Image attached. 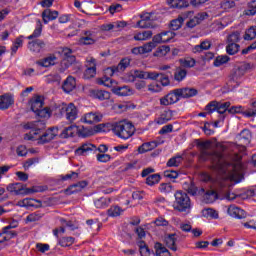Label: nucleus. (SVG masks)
I'll return each mask as SVG.
<instances>
[{
    "instance_id": "nucleus-1",
    "label": "nucleus",
    "mask_w": 256,
    "mask_h": 256,
    "mask_svg": "<svg viewBox=\"0 0 256 256\" xmlns=\"http://www.w3.org/2000/svg\"><path fill=\"white\" fill-rule=\"evenodd\" d=\"M200 151V161H211V168L220 175L222 181L219 183L218 195L227 201H235L237 195L231 193V182L240 183L243 181V172L241 165L227 162L223 154L213 150V143L209 140L199 141L196 143Z\"/></svg>"
},
{
    "instance_id": "nucleus-2",
    "label": "nucleus",
    "mask_w": 256,
    "mask_h": 256,
    "mask_svg": "<svg viewBox=\"0 0 256 256\" xmlns=\"http://www.w3.org/2000/svg\"><path fill=\"white\" fill-rule=\"evenodd\" d=\"M44 124L41 121L29 122L24 125V129H31L29 134H26L25 139L31 141L33 139H39L40 143H49V141H53L55 137L59 134V127H53L48 129L42 135L37 138L35 135H39L41 133V129H43Z\"/></svg>"
},
{
    "instance_id": "nucleus-3",
    "label": "nucleus",
    "mask_w": 256,
    "mask_h": 256,
    "mask_svg": "<svg viewBox=\"0 0 256 256\" xmlns=\"http://www.w3.org/2000/svg\"><path fill=\"white\" fill-rule=\"evenodd\" d=\"M112 132L120 139H129L135 134V126L125 120L114 122Z\"/></svg>"
},
{
    "instance_id": "nucleus-4",
    "label": "nucleus",
    "mask_w": 256,
    "mask_h": 256,
    "mask_svg": "<svg viewBox=\"0 0 256 256\" xmlns=\"http://www.w3.org/2000/svg\"><path fill=\"white\" fill-rule=\"evenodd\" d=\"M174 210L179 211V213H184V215H189L191 213V198L187 193L182 191H177L175 193V201L173 204Z\"/></svg>"
},
{
    "instance_id": "nucleus-5",
    "label": "nucleus",
    "mask_w": 256,
    "mask_h": 256,
    "mask_svg": "<svg viewBox=\"0 0 256 256\" xmlns=\"http://www.w3.org/2000/svg\"><path fill=\"white\" fill-rule=\"evenodd\" d=\"M108 149L109 148L105 144H101L97 148V146H95L94 144L86 142V143H83L80 147H78L75 150V154L87 156L90 153H97V151H99V153L103 154V153H107Z\"/></svg>"
},
{
    "instance_id": "nucleus-6",
    "label": "nucleus",
    "mask_w": 256,
    "mask_h": 256,
    "mask_svg": "<svg viewBox=\"0 0 256 256\" xmlns=\"http://www.w3.org/2000/svg\"><path fill=\"white\" fill-rule=\"evenodd\" d=\"M58 111L61 115H65L67 121L70 123H73V121H75L79 115V110L73 103L62 104L58 107Z\"/></svg>"
},
{
    "instance_id": "nucleus-7",
    "label": "nucleus",
    "mask_w": 256,
    "mask_h": 256,
    "mask_svg": "<svg viewBox=\"0 0 256 256\" xmlns=\"http://www.w3.org/2000/svg\"><path fill=\"white\" fill-rule=\"evenodd\" d=\"M229 107H231V102H218V101H212L206 106L207 113H213L214 111H217L220 115H224V113H227L229 111Z\"/></svg>"
},
{
    "instance_id": "nucleus-8",
    "label": "nucleus",
    "mask_w": 256,
    "mask_h": 256,
    "mask_svg": "<svg viewBox=\"0 0 256 256\" xmlns=\"http://www.w3.org/2000/svg\"><path fill=\"white\" fill-rule=\"evenodd\" d=\"M131 65V59L123 58L117 66L109 67L105 70V73L109 75V77H113L116 73H123L127 67Z\"/></svg>"
},
{
    "instance_id": "nucleus-9",
    "label": "nucleus",
    "mask_w": 256,
    "mask_h": 256,
    "mask_svg": "<svg viewBox=\"0 0 256 256\" xmlns=\"http://www.w3.org/2000/svg\"><path fill=\"white\" fill-rule=\"evenodd\" d=\"M155 21V18L153 17V13H144L141 16V20L137 22V26L141 29H151L155 28V25H153V22Z\"/></svg>"
},
{
    "instance_id": "nucleus-10",
    "label": "nucleus",
    "mask_w": 256,
    "mask_h": 256,
    "mask_svg": "<svg viewBox=\"0 0 256 256\" xmlns=\"http://www.w3.org/2000/svg\"><path fill=\"white\" fill-rule=\"evenodd\" d=\"M191 17H193V11H188L182 13L178 19L172 20L170 23L172 31H179V29H181V25H183V21H185V19H191Z\"/></svg>"
},
{
    "instance_id": "nucleus-11",
    "label": "nucleus",
    "mask_w": 256,
    "mask_h": 256,
    "mask_svg": "<svg viewBox=\"0 0 256 256\" xmlns=\"http://www.w3.org/2000/svg\"><path fill=\"white\" fill-rule=\"evenodd\" d=\"M103 119V114L99 112H88L84 114L81 118L83 123H87L88 125H93V123H99Z\"/></svg>"
},
{
    "instance_id": "nucleus-12",
    "label": "nucleus",
    "mask_w": 256,
    "mask_h": 256,
    "mask_svg": "<svg viewBox=\"0 0 256 256\" xmlns=\"http://www.w3.org/2000/svg\"><path fill=\"white\" fill-rule=\"evenodd\" d=\"M179 97H181V94H178L177 89H175L160 99V105H164L165 107L173 105L179 101Z\"/></svg>"
},
{
    "instance_id": "nucleus-13",
    "label": "nucleus",
    "mask_w": 256,
    "mask_h": 256,
    "mask_svg": "<svg viewBox=\"0 0 256 256\" xmlns=\"http://www.w3.org/2000/svg\"><path fill=\"white\" fill-rule=\"evenodd\" d=\"M96 42H97V35L95 34V32H91V31L84 32V36H82L79 39L80 45H95Z\"/></svg>"
},
{
    "instance_id": "nucleus-14",
    "label": "nucleus",
    "mask_w": 256,
    "mask_h": 256,
    "mask_svg": "<svg viewBox=\"0 0 256 256\" xmlns=\"http://www.w3.org/2000/svg\"><path fill=\"white\" fill-rule=\"evenodd\" d=\"M228 215L230 217H233L234 219H245L247 217V213H245V210L235 206V205H230L227 209Z\"/></svg>"
},
{
    "instance_id": "nucleus-15",
    "label": "nucleus",
    "mask_w": 256,
    "mask_h": 256,
    "mask_svg": "<svg viewBox=\"0 0 256 256\" xmlns=\"http://www.w3.org/2000/svg\"><path fill=\"white\" fill-rule=\"evenodd\" d=\"M15 98H13L12 94L6 93L4 95H0V111L5 109H9L11 105H14Z\"/></svg>"
},
{
    "instance_id": "nucleus-16",
    "label": "nucleus",
    "mask_w": 256,
    "mask_h": 256,
    "mask_svg": "<svg viewBox=\"0 0 256 256\" xmlns=\"http://www.w3.org/2000/svg\"><path fill=\"white\" fill-rule=\"evenodd\" d=\"M249 69H251V64L246 62H239L236 64L233 79H239V77H243V75H245Z\"/></svg>"
},
{
    "instance_id": "nucleus-17",
    "label": "nucleus",
    "mask_w": 256,
    "mask_h": 256,
    "mask_svg": "<svg viewBox=\"0 0 256 256\" xmlns=\"http://www.w3.org/2000/svg\"><path fill=\"white\" fill-rule=\"evenodd\" d=\"M45 41L41 39H34L28 43L29 51L32 53H41L42 49H45Z\"/></svg>"
},
{
    "instance_id": "nucleus-18",
    "label": "nucleus",
    "mask_w": 256,
    "mask_h": 256,
    "mask_svg": "<svg viewBox=\"0 0 256 256\" xmlns=\"http://www.w3.org/2000/svg\"><path fill=\"white\" fill-rule=\"evenodd\" d=\"M89 185V182L82 180L76 184L71 185L65 190L66 195H73V193H79L82 189H85Z\"/></svg>"
},
{
    "instance_id": "nucleus-19",
    "label": "nucleus",
    "mask_w": 256,
    "mask_h": 256,
    "mask_svg": "<svg viewBox=\"0 0 256 256\" xmlns=\"http://www.w3.org/2000/svg\"><path fill=\"white\" fill-rule=\"evenodd\" d=\"M43 105H44V98L41 95H36L32 97L30 100V107L34 113H36V111H39V109H43Z\"/></svg>"
},
{
    "instance_id": "nucleus-20",
    "label": "nucleus",
    "mask_w": 256,
    "mask_h": 256,
    "mask_svg": "<svg viewBox=\"0 0 256 256\" xmlns=\"http://www.w3.org/2000/svg\"><path fill=\"white\" fill-rule=\"evenodd\" d=\"M112 93L118 97H129V95H133V89L129 86H117L112 88Z\"/></svg>"
},
{
    "instance_id": "nucleus-21",
    "label": "nucleus",
    "mask_w": 256,
    "mask_h": 256,
    "mask_svg": "<svg viewBox=\"0 0 256 256\" xmlns=\"http://www.w3.org/2000/svg\"><path fill=\"white\" fill-rule=\"evenodd\" d=\"M76 87L77 82L73 76H68L62 84L64 93H71V91H73Z\"/></svg>"
},
{
    "instance_id": "nucleus-22",
    "label": "nucleus",
    "mask_w": 256,
    "mask_h": 256,
    "mask_svg": "<svg viewBox=\"0 0 256 256\" xmlns=\"http://www.w3.org/2000/svg\"><path fill=\"white\" fill-rule=\"evenodd\" d=\"M90 95L93 99H98L99 101H107V99H111V93L105 90H91Z\"/></svg>"
},
{
    "instance_id": "nucleus-23",
    "label": "nucleus",
    "mask_w": 256,
    "mask_h": 256,
    "mask_svg": "<svg viewBox=\"0 0 256 256\" xmlns=\"http://www.w3.org/2000/svg\"><path fill=\"white\" fill-rule=\"evenodd\" d=\"M18 207H41V200L25 198L17 202Z\"/></svg>"
},
{
    "instance_id": "nucleus-24",
    "label": "nucleus",
    "mask_w": 256,
    "mask_h": 256,
    "mask_svg": "<svg viewBox=\"0 0 256 256\" xmlns=\"http://www.w3.org/2000/svg\"><path fill=\"white\" fill-rule=\"evenodd\" d=\"M75 135H77V125H70L65 127L60 132L61 139H69V137H75Z\"/></svg>"
},
{
    "instance_id": "nucleus-25",
    "label": "nucleus",
    "mask_w": 256,
    "mask_h": 256,
    "mask_svg": "<svg viewBox=\"0 0 256 256\" xmlns=\"http://www.w3.org/2000/svg\"><path fill=\"white\" fill-rule=\"evenodd\" d=\"M198 91L195 88H179L177 89V94L180 95L183 99H189L195 97Z\"/></svg>"
},
{
    "instance_id": "nucleus-26",
    "label": "nucleus",
    "mask_w": 256,
    "mask_h": 256,
    "mask_svg": "<svg viewBox=\"0 0 256 256\" xmlns=\"http://www.w3.org/2000/svg\"><path fill=\"white\" fill-rule=\"evenodd\" d=\"M59 17L58 11H51V9H46L42 12V19L45 24L49 21H55Z\"/></svg>"
},
{
    "instance_id": "nucleus-27",
    "label": "nucleus",
    "mask_w": 256,
    "mask_h": 256,
    "mask_svg": "<svg viewBox=\"0 0 256 256\" xmlns=\"http://www.w3.org/2000/svg\"><path fill=\"white\" fill-rule=\"evenodd\" d=\"M55 63H57V56L55 55H49L48 57L37 61V65L40 67H53Z\"/></svg>"
},
{
    "instance_id": "nucleus-28",
    "label": "nucleus",
    "mask_w": 256,
    "mask_h": 256,
    "mask_svg": "<svg viewBox=\"0 0 256 256\" xmlns=\"http://www.w3.org/2000/svg\"><path fill=\"white\" fill-rule=\"evenodd\" d=\"M165 244L171 251H177V234H169L165 237Z\"/></svg>"
},
{
    "instance_id": "nucleus-29",
    "label": "nucleus",
    "mask_w": 256,
    "mask_h": 256,
    "mask_svg": "<svg viewBox=\"0 0 256 256\" xmlns=\"http://www.w3.org/2000/svg\"><path fill=\"white\" fill-rule=\"evenodd\" d=\"M205 17H207L206 13H201L198 14L197 16H194L193 18H191L187 23V27H189L190 29H193V27H197V25H199V23H201V21H203L205 19Z\"/></svg>"
},
{
    "instance_id": "nucleus-30",
    "label": "nucleus",
    "mask_w": 256,
    "mask_h": 256,
    "mask_svg": "<svg viewBox=\"0 0 256 256\" xmlns=\"http://www.w3.org/2000/svg\"><path fill=\"white\" fill-rule=\"evenodd\" d=\"M92 130L94 133H108V131H113V123L98 124L95 125Z\"/></svg>"
},
{
    "instance_id": "nucleus-31",
    "label": "nucleus",
    "mask_w": 256,
    "mask_h": 256,
    "mask_svg": "<svg viewBox=\"0 0 256 256\" xmlns=\"http://www.w3.org/2000/svg\"><path fill=\"white\" fill-rule=\"evenodd\" d=\"M76 135H78V137H91V135H95V131H93V128L77 126Z\"/></svg>"
},
{
    "instance_id": "nucleus-32",
    "label": "nucleus",
    "mask_w": 256,
    "mask_h": 256,
    "mask_svg": "<svg viewBox=\"0 0 256 256\" xmlns=\"http://www.w3.org/2000/svg\"><path fill=\"white\" fill-rule=\"evenodd\" d=\"M184 189H185V191H187V193H188L189 195H192V196L197 195V193H199V194L205 193V189L202 188V189L199 191V189H197V186H195V184H194L193 182H191V183H185V184H184Z\"/></svg>"
},
{
    "instance_id": "nucleus-33",
    "label": "nucleus",
    "mask_w": 256,
    "mask_h": 256,
    "mask_svg": "<svg viewBox=\"0 0 256 256\" xmlns=\"http://www.w3.org/2000/svg\"><path fill=\"white\" fill-rule=\"evenodd\" d=\"M151 37H153V32L151 30H145L134 34L135 41H147L148 39H151Z\"/></svg>"
},
{
    "instance_id": "nucleus-34",
    "label": "nucleus",
    "mask_w": 256,
    "mask_h": 256,
    "mask_svg": "<svg viewBox=\"0 0 256 256\" xmlns=\"http://www.w3.org/2000/svg\"><path fill=\"white\" fill-rule=\"evenodd\" d=\"M110 203H111V198L101 197L94 200V205L96 209H106V207H109Z\"/></svg>"
},
{
    "instance_id": "nucleus-35",
    "label": "nucleus",
    "mask_w": 256,
    "mask_h": 256,
    "mask_svg": "<svg viewBox=\"0 0 256 256\" xmlns=\"http://www.w3.org/2000/svg\"><path fill=\"white\" fill-rule=\"evenodd\" d=\"M171 119H173V112L171 110H165L158 118L157 124L164 125V123L171 121Z\"/></svg>"
},
{
    "instance_id": "nucleus-36",
    "label": "nucleus",
    "mask_w": 256,
    "mask_h": 256,
    "mask_svg": "<svg viewBox=\"0 0 256 256\" xmlns=\"http://www.w3.org/2000/svg\"><path fill=\"white\" fill-rule=\"evenodd\" d=\"M156 147H157V142L155 141L146 142L138 148V152L147 153V151H153V149H156Z\"/></svg>"
},
{
    "instance_id": "nucleus-37",
    "label": "nucleus",
    "mask_w": 256,
    "mask_h": 256,
    "mask_svg": "<svg viewBox=\"0 0 256 256\" xmlns=\"http://www.w3.org/2000/svg\"><path fill=\"white\" fill-rule=\"evenodd\" d=\"M187 77V70L182 67L176 68L174 72V79L178 81V83H181Z\"/></svg>"
},
{
    "instance_id": "nucleus-38",
    "label": "nucleus",
    "mask_w": 256,
    "mask_h": 256,
    "mask_svg": "<svg viewBox=\"0 0 256 256\" xmlns=\"http://www.w3.org/2000/svg\"><path fill=\"white\" fill-rule=\"evenodd\" d=\"M217 200V192L215 190H208L204 196V203H214Z\"/></svg>"
},
{
    "instance_id": "nucleus-39",
    "label": "nucleus",
    "mask_w": 256,
    "mask_h": 256,
    "mask_svg": "<svg viewBox=\"0 0 256 256\" xmlns=\"http://www.w3.org/2000/svg\"><path fill=\"white\" fill-rule=\"evenodd\" d=\"M208 49H211V42L209 41H203L200 45L194 46L192 49L193 53H201L203 51H207Z\"/></svg>"
},
{
    "instance_id": "nucleus-40",
    "label": "nucleus",
    "mask_w": 256,
    "mask_h": 256,
    "mask_svg": "<svg viewBox=\"0 0 256 256\" xmlns=\"http://www.w3.org/2000/svg\"><path fill=\"white\" fill-rule=\"evenodd\" d=\"M7 191H9L10 193H14V195H21V191H23V184L21 183L9 184L7 186Z\"/></svg>"
},
{
    "instance_id": "nucleus-41",
    "label": "nucleus",
    "mask_w": 256,
    "mask_h": 256,
    "mask_svg": "<svg viewBox=\"0 0 256 256\" xmlns=\"http://www.w3.org/2000/svg\"><path fill=\"white\" fill-rule=\"evenodd\" d=\"M42 31H43V25L41 24V20H37V27L35 28L34 32L27 37V39L31 41L32 39H37L41 37Z\"/></svg>"
},
{
    "instance_id": "nucleus-42",
    "label": "nucleus",
    "mask_w": 256,
    "mask_h": 256,
    "mask_svg": "<svg viewBox=\"0 0 256 256\" xmlns=\"http://www.w3.org/2000/svg\"><path fill=\"white\" fill-rule=\"evenodd\" d=\"M137 245L139 247V251H140V255L141 256H149V255H151V251L149 250V247L147 246L145 241L139 240L137 242Z\"/></svg>"
},
{
    "instance_id": "nucleus-43",
    "label": "nucleus",
    "mask_w": 256,
    "mask_h": 256,
    "mask_svg": "<svg viewBox=\"0 0 256 256\" xmlns=\"http://www.w3.org/2000/svg\"><path fill=\"white\" fill-rule=\"evenodd\" d=\"M17 236V232L15 231H10L5 232L4 229H2V233H0V243H5V241H9V239H13V237Z\"/></svg>"
},
{
    "instance_id": "nucleus-44",
    "label": "nucleus",
    "mask_w": 256,
    "mask_h": 256,
    "mask_svg": "<svg viewBox=\"0 0 256 256\" xmlns=\"http://www.w3.org/2000/svg\"><path fill=\"white\" fill-rule=\"evenodd\" d=\"M170 7L174 9H183V7H189V2L186 0H171Z\"/></svg>"
},
{
    "instance_id": "nucleus-45",
    "label": "nucleus",
    "mask_w": 256,
    "mask_h": 256,
    "mask_svg": "<svg viewBox=\"0 0 256 256\" xmlns=\"http://www.w3.org/2000/svg\"><path fill=\"white\" fill-rule=\"evenodd\" d=\"M125 27V22H115L113 24H104L101 26L102 31H111L112 29H119Z\"/></svg>"
},
{
    "instance_id": "nucleus-46",
    "label": "nucleus",
    "mask_w": 256,
    "mask_h": 256,
    "mask_svg": "<svg viewBox=\"0 0 256 256\" xmlns=\"http://www.w3.org/2000/svg\"><path fill=\"white\" fill-rule=\"evenodd\" d=\"M240 141L244 143V145H247L251 141V131L248 129H244L240 132Z\"/></svg>"
},
{
    "instance_id": "nucleus-47",
    "label": "nucleus",
    "mask_w": 256,
    "mask_h": 256,
    "mask_svg": "<svg viewBox=\"0 0 256 256\" xmlns=\"http://www.w3.org/2000/svg\"><path fill=\"white\" fill-rule=\"evenodd\" d=\"M154 249H155V252H156V255L159 256V255H163L165 253H167L168 255H173L169 252V250H167L165 248V246L159 242L155 243L154 245Z\"/></svg>"
},
{
    "instance_id": "nucleus-48",
    "label": "nucleus",
    "mask_w": 256,
    "mask_h": 256,
    "mask_svg": "<svg viewBox=\"0 0 256 256\" xmlns=\"http://www.w3.org/2000/svg\"><path fill=\"white\" fill-rule=\"evenodd\" d=\"M255 37H256V26H252L248 30H246L244 39L245 41H253Z\"/></svg>"
},
{
    "instance_id": "nucleus-49",
    "label": "nucleus",
    "mask_w": 256,
    "mask_h": 256,
    "mask_svg": "<svg viewBox=\"0 0 256 256\" xmlns=\"http://www.w3.org/2000/svg\"><path fill=\"white\" fill-rule=\"evenodd\" d=\"M240 47L241 46H239L237 43H228L226 46V53H228V55H235L236 53H239Z\"/></svg>"
},
{
    "instance_id": "nucleus-50",
    "label": "nucleus",
    "mask_w": 256,
    "mask_h": 256,
    "mask_svg": "<svg viewBox=\"0 0 256 256\" xmlns=\"http://www.w3.org/2000/svg\"><path fill=\"white\" fill-rule=\"evenodd\" d=\"M109 217H119L123 213V209L119 206H112L107 211Z\"/></svg>"
},
{
    "instance_id": "nucleus-51",
    "label": "nucleus",
    "mask_w": 256,
    "mask_h": 256,
    "mask_svg": "<svg viewBox=\"0 0 256 256\" xmlns=\"http://www.w3.org/2000/svg\"><path fill=\"white\" fill-rule=\"evenodd\" d=\"M161 181V176L159 174H152L146 178L147 185L153 187V185H157Z\"/></svg>"
},
{
    "instance_id": "nucleus-52",
    "label": "nucleus",
    "mask_w": 256,
    "mask_h": 256,
    "mask_svg": "<svg viewBox=\"0 0 256 256\" xmlns=\"http://www.w3.org/2000/svg\"><path fill=\"white\" fill-rule=\"evenodd\" d=\"M229 60L230 58L227 55L218 56L214 60V66L221 67V65H225V63H229Z\"/></svg>"
},
{
    "instance_id": "nucleus-53",
    "label": "nucleus",
    "mask_w": 256,
    "mask_h": 256,
    "mask_svg": "<svg viewBox=\"0 0 256 256\" xmlns=\"http://www.w3.org/2000/svg\"><path fill=\"white\" fill-rule=\"evenodd\" d=\"M220 7L224 11H231V9H235V1L225 0V1L221 2Z\"/></svg>"
},
{
    "instance_id": "nucleus-54",
    "label": "nucleus",
    "mask_w": 256,
    "mask_h": 256,
    "mask_svg": "<svg viewBox=\"0 0 256 256\" xmlns=\"http://www.w3.org/2000/svg\"><path fill=\"white\" fill-rule=\"evenodd\" d=\"M73 50L71 48H63L62 49V55H64L63 59L70 60V63H75V56L72 55Z\"/></svg>"
},
{
    "instance_id": "nucleus-55",
    "label": "nucleus",
    "mask_w": 256,
    "mask_h": 256,
    "mask_svg": "<svg viewBox=\"0 0 256 256\" xmlns=\"http://www.w3.org/2000/svg\"><path fill=\"white\" fill-rule=\"evenodd\" d=\"M42 217L43 215L39 212L31 213L26 217V223H35V221H40Z\"/></svg>"
},
{
    "instance_id": "nucleus-56",
    "label": "nucleus",
    "mask_w": 256,
    "mask_h": 256,
    "mask_svg": "<svg viewBox=\"0 0 256 256\" xmlns=\"http://www.w3.org/2000/svg\"><path fill=\"white\" fill-rule=\"evenodd\" d=\"M181 161H183V158L181 156H175L168 160L167 166L168 167H179V165H181Z\"/></svg>"
},
{
    "instance_id": "nucleus-57",
    "label": "nucleus",
    "mask_w": 256,
    "mask_h": 256,
    "mask_svg": "<svg viewBox=\"0 0 256 256\" xmlns=\"http://www.w3.org/2000/svg\"><path fill=\"white\" fill-rule=\"evenodd\" d=\"M38 117L42 119H49L51 117V111L49 108H40L38 111L35 112Z\"/></svg>"
},
{
    "instance_id": "nucleus-58",
    "label": "nucleus",
    "mask_w": 256,
    "mask_h": 256,
    "mask_svg": "<svg viewBox=\"0 0 256 256\" xmlns=\"http://www.w3.org/2000/svg\"><path fill=\"white\" fill-rule=\"evenodd\" d=\"M61 247H71L75 243V238L73 237H62L59 241Z\"/></svg>"
},
{
    "instance_id": "nucleus-59",
    "label": "nucleus",
    "mask_w": 256,
    "mask_h": 256,
    "mask_svg": "<svg viewBox=\"0 0 256 256\" xmlns=\"http://www.w3.org/2000/svg\"><path fill=\"white\" fill-rule=\"evenodd\" d=\"M73 63L74 62H71V60L63 58V60L60 63V67L58 68V71L60 73H65V70L69 69V67H71V65H73Z\"/></svg>"
},
{
    "instance_id": "nucleus-60",
    "label": "nucleus",
    "mask_w": 256,
    "mask_h": 256,
    "mask_svg": "<svg viewBox=\"0 0 256 256\" xmlns=\"http://www.w3.org/2000/svg\"><path fill=\"white\" fill-rule=\"evenodd\" d=\"M227 41L229 44L231 43H239L241 41V34L239 32H233L230 35H228Z\"/></svg>"
},
{
    "instance_id": "nucleus-61",
    "label": "nucleus",
    "mask_w": 256,
    "mask_h": 256,
    "mask_svg": "<svg viewBox=\"0 0 256 256\" xmlns=\"http://www.w3.org/2000/svg\"><path fill=\"white\" fill-rule=\"evenodd\" d=\"M49 249H51V246H49V244H43V243L36 244L37 253L45 254L47 253V251H49Z\"/></svg>"
},
{
    "instance_id": "nucleus-62",
    "label": "nucleus",
    "mask_w": 256,
    "mask_h": 256,
    "mask_svg": "<svg viewBox=\"0 0 256 256\" xmlns=\"http://www.w3.org/2000/svg\"><path fill=\"white\" fill-rule=\"evenodd\" d=\"M175 37V32L173 31H165L162 32V41L163 43H169L171 39Z\"/></svg>"
},
{
    "instance_id": "nucleus-63",
    "label": "nucleus",
    "mask_w": 256,
    "mask_h": 256,
    "mask_svg": "<svg viewBox=\"0 0 256 256\" xmlns=\"http://www.w3.org/2000/svg\"><path fill=\"white\" fill-rule=\"evenodd\" d=\"M256 14V0L249 3L248 9L245 11V15L253 16Z\"/></svg>"
},
{
    "instance_id": "nucleus-64",
    "label": "nucleus",
    "mask_w": 256,
    "mask_h": 256,
    "mask_svg": "<svg viewBox=\"0 0 256 256\" xmlns=\"http://www.w3.org/2000/svg\"><path fill=\"white\" fill-rule=\"evenodd\" d=\"M159 191L164 194L171 193V191H173V186H171L170 183H162L159 186Z\"/></svg>"
}]
</instances>
